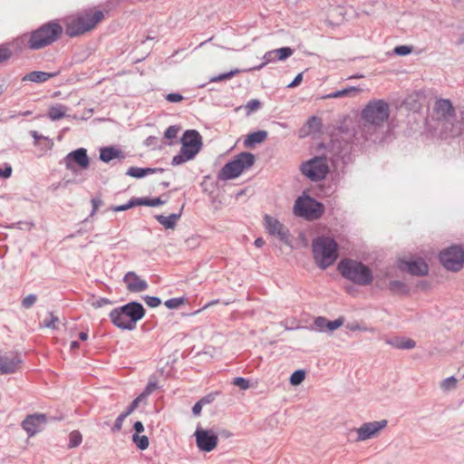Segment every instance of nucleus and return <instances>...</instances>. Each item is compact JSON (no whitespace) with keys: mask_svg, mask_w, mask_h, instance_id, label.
I'll return each instance as SVG.
<instances>
[{"mask_svg":"<svg viewBox=\"0 0 464 464\" xmlns=\"http://www.w3.org/2000/svg\"><path fill=\"white\" fill-rule=\"evenodd\" d=\"M243 171L238 168L237 164L232 160L226 163L218 173L219 180L234 179L239 177Z\"/></svg>","mask_w":464,"mask_h":464,"instance_id":"6ab92c4d","label":"nucleus"},{"mask_svg":"<svg viewBox=\"0 0 464 464\" xmlns=\"http://www.w3.org/2000/svg\"><path fill=\"white\" fill-rule=\"evenodd\" d=\"M434 111L438 120L444 121L448 123L456 117L455 109L449 99H439L434 105Z\"/></svg>","mask_w":464,"mask_h":464,"instance_id":"dca6fc26","label":"nucleus"},{"mask_svg":"<svg viewBox=\"0 0 464 464\" xmlns=\"http://www.w3.org/2000/svg\"><path fill=\"white\" fill-rule=\"evenodd\" d=\"M23 362L21 356L17 353L0 355V373L11 374L17 371Z\"/></svg>","mask_w":464,"mask_h":464,"instance_id":"f3484780","label":"nucleus"},{"mask_svg":"<svg viewBox=\"0 0 464 464\" xmlns=\"http://www.w3.org/2000/svg\"><path fill=\"white\" fill-rule=\"evenodd\" d=\"M385 342L393 348L400 350H411L416 346V342L414 340L403 336L388 338Z\"/></svg>","mask_w":464,"mask_h":464,"instance_id":"4be33fe9","label":"nucleus"},{"mask_svg":"<svg viewBox=\"0 0 464 464\" xmlns=\"http://www.w3.org/2000/svg\"><path fill=\"white\" fill-rule=\"evenodd\" d=\"M92 203V211L90 214V217H92L98 210V208L103 204V201L102 199V197L96 196L91 199Z\"/></svg>","mask_w":464,"mask_h":464,"instance_id":"5fc2aeb1","label":"nucleus"},{"mask_svg":"<svg viewBox=\"0 0 464 464\" xmlns=\"http://www.w3.org/2000/svg\"><path fill=\"white\" fill-rule=\"evenodd\" d=\"M263 59H264V63H262L259 65H256V66L253 67L251 70H253V71H259L266 64H267L269 63H273V62L278 61L277 60V53L276 52V50L268 51V52H266L264 54Z\"/></svg>","mask_w":464,"mask_h":464,"instance_id":"f704fd0d","label":"nucleus"},{"mask_svg":"<svg viewBox=\"0 0 464 464\" xmlns=\"http://www.w3.org/2000/svg\"><path fill=\"white\" fill-rule=\"evenodd\" d=\"M264 226L269 235L276 237L282 242H287L289 230L277 218L266 214L264 217Z\"/></svg>","mask_w":464,"mask_h":464,"instance_id":"f8f14e48","label":"nucleus"},{"mask_svg":"<svg viewBox=\"0 0 464 464\" xmlns=\"http://www.w3.org/2000/svg\"><path fill=\"white\" fill-rule=\"evenodd\" d=\"M219 394V392H211L204 397H202L199 401L202 402L203 405L211 403L215 401L216 397Z\"/></svg>","mask_w":464,"mask_h":464,"instance_id":"69168bd1","label":"nucleus"},{"mask_svg":"<svg viewBox=\"0 0 464 464\" xmlns=\"http://www.w3.org/2000/svg\"><path fill=\"white\" fill-rule=\"evenodd\" d=\"M305 378V372L304 370H296L290 376V383L292 385H299Z\"/></svg>","mask_w":464,"mask_h":464,"instance_id":"ea45409f","label":"nucleus"},{"mask_svg":"<svg viewBox=\"0 0 464 464\" xmlns=\"http://www.w3.org/2000/svg\"><path fill=\"white\" fill-rule=\"evenodd\" d=\"M82 440V434L78 430H73L69 435L68 448L72 449L78 447Z\"/></svg>","mask_w":464,"mask_h":464,"instance_id":"4c0bfd02","label":"nucleus"},{"mask_svg":"<svg viewBox=\"0 0 464 464\" xmlns=\"http://www.w3.org/2000/svg\"><path fill=\"white\" fill-rule=\"evenodd\" d=\"M276 52L277 53L278 61H285L294 53V50L288 46L276 49Z\"/></svg>","mask_w":464,"mask_h":464,"instance_id":"79ce46f5","label":"nucleus"},{"mask_svg":"<svg viewBox=\"0 0 464 464\" xmlns=\"http://www.w3.org/2000/svg\"><path fill=\"white\" fill-rule=\"evenodd\" d=\"M110 319L111 323L118 328L121 330L132 331V324H130L127 316L124 314H121L119 310V307L114 308L111 311Z\"/></svg>","mask_w":464,"mask_h":464,"instance_id":"412c9836","label":"nucleus"},{"mask_svg":"<svg viewBox=\"0 0 464 464\" xmlns=\"http://www.w3.org/2000/svg\"><path fill=\"white\" fill-rule=\"evenodd\" d=\"M66 169L75 171L76 167L81 169H87L90 167V158L87 150L84 148L76 149L69 152L63 158Z\"/></svg>","mask_w":464,"mask_h":464,"instance_id":"9d476101","label":"nucleus"},{"mask_svg":"<svg viewBox=\"0 0 464 464\" xmlns=\"http://www.w3.org/2000/svg\"><path fill=\"white\" fill-rule=\"evenodd\" d=\"M339 246L330 237L321 236L312 242V252L315 264L323 270L331 266L338 258Z\"/></svg>","mask_w":464,"mask_h":464,"instance_id":"20e7f679","label":"nucleus"},{"mask_svg":"<svg viewBox=\"0 0 464 464\" xmlns=\"http://www.w3.org/2000/svg\"><path fill=\"white\" fill-rule=\"evenodd\" d=\"M327 319L324 316H317L314 321V327L319 332L326 331Z\"/></svg>","mask_w":464,"mask_h":464,"instance_id":"de8ad7c7","label":"nucleus"},{"mask_svg":"<svg viewBox=\"0 0 464 464\" xmlns=\"http://www.w3.org/2000/svg\"><path fill=\"white\" fill-rule=\"evenodd\" d=\"M58 73H59L58 72H42V71H33V72L25 74L22 78V81L23 82L28 81V82H32L42 83V82H47L51 78L57 76Z\"/></svg>","mask_w":464,"mask_h":464,"instance_id":"5701e85b","label":"nucleus"},{"mask_svg":"<svg viewBox=\"0 0 464 464\" xmlns=\"http://www.w3.org/2000/svg\"><path fill=\"white\" fill-rule=\"evenodd\" d=\"M50 318L44 321V325L50 329H56V323L59 321L57 316H54L53 313H49Z\"/></svg>","mask_w":464,"mask_h":464,"instance_id":"052dcab7","label":"nucleus"},{"mask_svg":"<svg viewBox=\"0 0 464 464\" xmlns=\"http://www.w3.org/2000/svg\"><path fill=\"white\" fill-rule=\"evenodd\" d=\"M34 226L35 225L33 221L25 220V221L14 222V223L10 224L7 227L17 228V229H21V230H24V231H30V230H32V228L34 227Z\"/></svg>","mask_w":464,"mask_h":464,"instance_id":"58836bf2","label":"nucleus"},{"mask_svg":"<svg viewBox=\"0 0 464 464\" xmlns=\"http://www.w3.org/2000/svg\"><path fill=\"white\" fill-rule=\"evenodd\" d=\"M439 258L447 270L457 272L463 267L464 251L459 246H451L441 251Z\"/></svg>","mask_w":464,"mask_h":464,"instance_id":"1a4fd4ad","label":"nucleus"},{"mask_svg":"<svg viewBox=\"0 0 464 464\" xmlns=\"http://www.w3.org/2000/svg\"><path fill=\"white\" fill-rule=\"evenodd\" d=\"M183 99H184V97L180 93H178V92H171V93L167 94V96H166V100L168 102H173V103L179 102L183 101Z\"/></svg>","mask_w":464,"mask_h":464,"instance_id":"0e129e2a","label":"nucleus"},{"mask_svg":"<svg viewBox=\"0 0 464 464\" xmlns=\"http://www.w3.org/2000/svg\"><path fill=\"white\" fill-rule=\"evenodd\" d=\"M405 266L411 276H424L429 273V266L422 258L406 261Z\"/></svg>","mask_w":464,"mask_h":464,"instance_id":"aec40b11","label":"nucleus"},{"mask_svg":"<svg viewBox=\"0 0 464 464\" xmlns=\"http://www.w3.org/2000/svg\"><path fill=\"white\" fill-rule=\"evenodd\" d=\"M412 52V47L410 45H397L393 49V53L399 56H405Z\"/></svg>","mask_w":464,"mask_h":464,"instance_id":"09e8293b","label":"nucleus"},{"mask_svg":"<svg viewBox=\"0 0 464 464\" xmlns=\"http://www.w3.org/2000/svg\"><path fill=\"white\" fill-rule=\"evenodd\" d=\"M37 296L34 294H30L22 300V306L28 309L35 304Z\"/></svg>","mask_w":464,"mask_h":464,"instance_id":"864d4df0","label":"nucleus"},{"mask_svg":"<svg viewBox=\"0 0 464 464\" xmlns=\"http://www.w3.org/2000/svg\"><path fill=\"white\" fill-rule=\"evenodd\" d=\"M457 379L454 376L444 379L440 383V388L444 391H450L456 387Z\"/></svg>","mask_w":464,"mask_h":464,"instance_id":"49530a36","label":"nucleus"},{"mask_svg":"<svg viewBox=\"0 0 464 464\" xmlns=\"http://www.w3.org/2000/svg\"><path fill=\"white\" fill-rule=\"evenodd\" d=\"M117 158H124L122 151L120 149L112 146L102 147L100 149V160L102 162L108 163Z\"/></svg>","mask_w":464,"mask_h":464,"instance_id":"a878e982","label":"nucleus"},{"mask_svg":"<svg viewBox=\"0 0 464 464\" xmlns=\"http://www.w3.org/2000/svg\"><path fill=\"white\" fill-rule=\"evenodd\" d=\"M155 389H156V383L155 382H150L146 386V388L143 391V392L141 394H140L139 396H141V399H143L144 397H146L149 394H150Z\"/></svg>","mask_w":464,"mask_h":464,"instance_id":"338daca9","label":"nucleus"},{"mask_svg":"<svg viewBox=\"0 0 464 464\" xmlns=\"http://www.w3.org/2000/svg\"><path fill=\"white\" fill-rule=\"evenodd\" d=\"M131 439H132V442L140 450H144L148 449V447L150 445L149 438L145 435H140V434L134 433L132 435Z\"/></svg>","mask_w":464,"mask_h":464,"instance_id":"72a5a7b5","label":"nucleus"},{"mask_svg":"<svg viewBox=\"0 0 464 464\" xmlns=\"http://www.w3.org/2000/svg\"><path fill=\"white\" fill-rule=\"evenodd\" d=\"M267 138V131L266 130H257L249 133L245 141L244 146L246 148H253L256 144L262 143Z\"/></svg>","mask_w":464,"mask_h":464,"instance_id":"bb28decb","label":"nucleus"},{"mask_svg":"<svg viewBox=\"0 0 464 464\" xmlns=\"http://www.w3.org/2000/svg\"><path fill=\"white\" fill-rule=\"evenodd\" d=\"M103 18L104 14L101 10H85L66 21L65 34L69 37L83 34L93 29Z\"/></svg>","mask_w":464,"mask_h":464,"instance_id":"39448f33","label":"nucleus"},{"mask_svg":"<svg viewBox=\"0 0 464 464\" xmlns=\"http://www.w3.org/2000/svg\"><path fill=\"white\" fill-rule=\"evenodd\" d=\"M452 127L450 129V132L452 136H459L462 133L464 130V122L462 121H456V122H452Z\"/></svg>","mask_w":464,"mask_h":464,"instance_id":"603ef678","label":"nucleus"},{"mask_svg":"<svg viewBox=\"0 0 464 464\" xmlns=\"http://www.w3.org/2000/svg\"><path fill=\"white\" fill-rule=\"evenodd\" d=\"M184 301H185V299L183 297L170 298L165 302V305L169 309H175V308H178L179 306H180L181 304H183Z\"/></svg>","mask_w":464,"mask_h":464,"instance_id":"8fccbe9b","label":"nucleus"},{"mask_svg":"<svg viewBox=\"0 0 464 464\" xmlns=\"http://www.w3.org/2000/svg\"><path fill=\"white\" fill-rule=\"evenodd\" d=\"M294 213L306 220H316L324 213V206L315 198L308 195H303L295 200Z\"/></svg>","mask_w":464,"mask_h":464,"instance_id":"0eeeda50","label":"nucleus"},{"mask_svg":"<svg viewBox=\"0 0 464 464\" xmlns=\"http://www.w3.org/2000/svg\"><path fill=\"white\" fill-rule=\"evenodd\" d=\"M303 81V72L298 73L294 80L287 85L288 88L297 87Z\"/></svg>","mask_w":464,"mask_h":464,"instance_id":"774afa93","label":"nucleus"},{"mask_svg":"<svg viewBox=\"0 0 464 464\" xmlns=\"http://www.w3.org/2000/svg\"><path fill=\"white\" fill-rule=\"evenodd\" d=\"M141 396H138L135 398L130 404L128 406L125 411H123L124 414L127 416L130 415L139 406V403L141 401Z\"/></svg>","mask_w":464,"mask_h":464,"instance_id":"680f3d73","label":"nucleus"},{"mask_svg":"<svg viewBox=\"0 0 464 464\" xmlns=\"http://www.w3.org/2000/svg\"><path fill=\"white\" fill-rule=\"evenodd\" d=\"M112 304V302L109 298H106V297H99L91 303L92 306H93L96 309L101 308L107 304Z\"/></svg>","mask_w":464,"mask_h":464,"instance_id":"bf43d9fd","label":"nucleus"},{"mask_svg":"<svg viewBox=\"0 0 464 464\" xmlns=\"http://www.w3.org/2000/svg\"><path fill=\"white\" fill-rule=\"evenodd\" d=\"M301 172L312 181H321L329 172L326 157L317 156L301 165Z\"/></svg>","mask_w":464,"mask_h":464,"instance_id":"6e6552de","label":"nucleus"},{"mask_svg":"<svg viewBox=\"0 0 464 464\" xmlns=\"http://www.w3.org/2000/svg\"><path fill=\"white\" fill-rule=\"evenodd\" d=\"M233 384L239 387L241 390H247L250 387L249 380L243 377L235 378Z\"/></svg>","mask_w":464,"mask_h":464,"instance_id":"6e6d98bb","label":"nucleus"},{"mask_svg":"<svg viewBox=\"0 0 464 464\" xmlns=\"http://www.w3.org/2000/svg\"><path fill=\"white\" fill-rule=\"evenodd\" d=\"M362 91V90L357 86H348L342 90H338V91L330 92V93L323 96V99H338V98H343V97H355L359 93H361Z\"/></svg>","mask_w":464,"mask_h":464,"instance_id":"b1692460","label":"nucleus"},{"mask_svg":"<svg viewBox=\"0 0 464 464\" xmlns=\"http://www.w3.org/2000/svg\"><path fill=\"white\" fill-rule=\"evenodd\" d=\"M143 300L150 307H158L161 304V299L157 296L145 295Z\"/></svg>","mask_w":464,"mask_h":464,"instance_id":"4d7b16f0","label":"nucleus"},{"mask_svg":"<svg viewBox=\"0 0 464 464\" xmlns=\"http://www.w3.org/2000/svg\"><path fill=\"white\" fill-rule=\"evenodd\" d=\"M136 206H139L138 198H131L126 204L111 207V209L115 212H120L128 210Z\"/></svg>","mask_w":464,"mask_h":464,"instance_id":"a19ab883","label":"nucleus"},{"mask_svg":"<svg viewBox=\"0 0 464 464\" xmlns=\"http://www.w3.org/2000/svg\"><path fill=\"white\" fill-rule=\"evenodd\" d=\"M181 148L179 154L171 160L172 166H179L193 160L202 147V138L196 130H187L180 139Z\"/></svg>","mask_w":464,"mask_h":464,"instance_id":"423d86ee","label":"nucleus"},{"mask_svg":"<svg viewBox=\"0 0 464 464\" xmlns=\"http://www.w3.org/2000/svg\"><path fill=\"white\" fill-rule=\"evenodd\" d=\"M181 212L173 213L168 217L163 215L155 216L156 220L162 225L166 229H173L176 227L177 221L179 219Z\"/></svg>","mask_w":464,"mask_h":464,"instance_id":"c85d7f7f","label":"nucleus"},{"mask_svg":"<svg viewBox=\"0 0 464 464\" xmlns=\"http://www.w3.org/2000/svg\"><path fill=\"white\" fill-rule=\"evenodd\" d=\"M344 323V318L343 316L334 320V321H329L327 320V324H326V331L332 333L334 331H335L336 329H338L340 326H342Z\"/></svg>","mask_w":464,"mask_h":464,"instance_id":"a18cd8bd","label":"nucleus"},{"mask_svg":"<svg viewBox=\"0 0 464 464\" xmlns=\"http://www.w3.org/2000/svg\"><path fill=\"white\" fill-rule=\"evenodd\" d=\"M47 421V417L44 413H34L28 415L21 423L22 428L26 431L29 437H33L42 430V426Z\"/></svg>","mask_w":464,"mask_h":464,"instance_id":"2eb2a0df","label":"nucleus"},{"mask_svg":"<svg viewBox=\"0 0 464 464\" xmlns=\"http://www.w3.org/2000/svg\"><path fill=\"white\" fill-rule=\"evenodd\" d=\"M261 108V102L259 100L252 99L246 102L245 105V110L247 115L251 114L252 112L259 110Z\"/></svg>","mask_w":464,"mask_h":464,"instance_id":"37998d69","label":"nucleus"},{"mask_svg":"<svg viewBox=\"0 0 464 464\" xmlns=\"http://www.w3.org/2000/svg\"><path fill=\"white\" fill-rule=\"evenodd\" d=\"M388 424L386 420L378 421L364 422L361 427L356 429L357 440L363 441L374 437L380 430L384 429Z\"/></svg>","mask_w":464,"mask_h":464,"instance_id":"4468645a","label":"nucleus"},{"mask_svg":"<svg viewBox=\"0 0 464 464\" xmlns=\"http://www.w3.org/2000/svg\"><path fill=\"white\" fill-rule=\"evenodd\" d=\"M13 172L12 166L9 163H5L3 168H0V179H8Z\"/></svg>","mask_w":464,"mask_h":464,"instance_id":"e2e57ef3","label":"nucleus"},{"mask_svg":"<svg viewBox=\"0 0 464 464\" xmlns=\"http://www.w3.org/2000/svg\"><path fill=\"white\" fill-rule=\"evenodd\" d=\"M305 127L308 128L307 133L318 132L322 128V120L317 116H312L307 120Z\"/></svg>","mask_w":464,"mask_h":464,"instance_id":"473e14b6","label":"nucleus"},{"mask_svg":"<svg viewBox=\"0 0 464 464\" xmlns=\"http://www.w3.org/2000/svg\"><path fill=\"white\" fill-rule=\"evenodd\" d=\"M387 288L392 295H408L410 294L408 285L400 280L390 281Z\"/></svg>","mask_w":464,"mask_h":464,"instance_id":"cd10ccee","label":"nucleus"},{"mask_svg":"<svg viewBox=\"0 0 464 464\" xmlns=\"http://www.w3.org/2000/svg\"><path fill=\"white\" fill-rule=\"evenodd\" d=\"M128 416L126 414H124L123 412H121L118 417L117 419L115 420V422L113 424V426L111 427V431L112 432H119L122 429V423L124 421V420L127 418Z\"/></svg>","mask_w":464,"mask_h":464,"instance_id":"3c124183","label":"nucleus"},{"mask_svg":"<svg viewBox=\"0 0 464 464\" xmlns=\"http://www.w3.org/2000/svg\"><path fill=\"white\" fill-rule=\"evenodd\" d=\"M179 130V127L176 125L169 126L164 132V137L168 140L175 139Z\"/></svg>","mask_w":464,"mask_h":464,"instance_id":"13d9d810","label":"nucleus"},{"mask_svg":"<svg viewBox=\"0 0 464 464\" xmlns=\"http://www.w3.org/2000/svg\"><path fill=\"white\" fill-rule=\"evenodd\" d=\"M139 206L158 207L166 203L160 197L154 198H138Z\"/></svg>","mask_w":464,"mask_h":464,"instance_id":"c9c22d12","label":"nucleus"},{"mask_svg":"<svg viewBox=\"0 0 464 464\" xmlns=\"http://www.w3.org/2000/svg\"><path fill=\"white\" fill-rule=\"evenodd\" d=\"M337 270L343 278L357 285H370L373 281L371 268L355 259L343 258L337 265Z\"/></svg>","mask_w":464,"mask_h":464,"instance_id":"7ed1b4c3","label":"nucleus"},{"mask_svg":"<svg viewBox=\"0 0 464 464\" xmlns=\"http://www.w3.org/2000/svg\"><path fill=\"white\" fill-rule=\"evenodd\" d=\"M390 112V104L386 101L382 99L371 100L362 110L361 118L363 123L358 130H355L353 142L362 144V142L368 140L375 141L376 139L372 137L373 131L388 121Z\"/></svg>","mask_w":464,"mask_h":464,"instance_id":"f257e3e1","label":"nucleus"},{"mask_svg":"<svg viewBox=\"0 0 464 464\" xmlns=\"http://www.w3.org/2000/svg\"><path fill=\"white\" fill-rule=\"evenodd\" d=\"M66 111L67 108L65 105L56 104L49 108L48 117L52 121H58L65 116Z\"/></svg>","mask_w":464,"mask_h":464,"instance_id":"c756f323","label":"nucleus"},{"mask_svg":"<svg viewBox=\"0 0 464 464\" xmlns=\"http://www.w3.org/2000/svg\"><path fill=\"white\" fill-rule=\"evenodd\" d=\"M30 135L33 137L34 143L35 146H41V140H43V141H44L45 150H51L53 148V142L48 137H45V136L38 133V131H36V130H31Z\"/></svg>","mask_w":464,"mask_h":464,"instance_id":"7c9ffc66","label":"nucleus"},{"mask_svg":"<svg viewBox=\"0 0 464 464\" xmlns=\"http://www.w3.org/2000/svg\"><path fill=\"white\" fill-rule=\"evenodd\" d=\"M119 310L121 314H124L127 318H129V322L132 324L133 330L136 328L137 322L141 320L146 313L143 305L137 301H132L127 303L119 307Z\"/></svg>","mask_w":464,"mask_h":464,"instance_id":"ddd939ff","label":"nucleus"},{"mask_svg":"<svg viewBox=\"0 0 464 464\" xmlns=\"http://www.w3.org/2000/svg\"><path fill=\"white\" fill-rule=\"evenodd\" d=\"M63 32V28L59 22L53 20L43 24L24 37L27 38V47L30 50H40L56 42Z\"/></svg>","mask_w":464,"mask_h":464,"instance_id":"f03ea898","label":"nucleus"},{"mask_svg":"<svg viewBox=\"0 0 464 464\" xmlns=\"http://www.w3.org/2000/svg\"><path fill=\"white\" fill-rule=\"evenodd\" d=\"M13 56L8 44H0V64L5 63Z\"/></svg>","mask_w":464,"mask_h":464,"instance_id":"e433bc0d","label":"nucleus"},{"mask_svg":"<svg viewBox=\"0 0 464 464\" xmlns=\"http://www.w3.org/2000/svg\"><path fill=\"white\" fill-rule=\"evenodd\" d=\"M198 448L206 452L213 450L218 441V435L211 430L197 429L195 433Z\"/></svg>","mask_w":464,"mask_h":464,"instance_id":"9b49d317","label":"nucleus"},{"mask_svg":"<svg viewBox=\"0 0 464 464\" xmlns=\"http://www.w3.org/2000/svg\"><path fill=\"white\" fill-rule=\"evenodd\" d=\"M123 282L126 285V287L130 293H140L148 289V283L140 279V276L132 271H130L125 274L123 277Z\"/></svg>","mask_w":464,"mask_h":464,"instance_id":"a211bd4d","label":"nucleus"},{"mask_svg":"<svg viewBox=\"0 0 464 464\" xmlns=\"http://www.w3.org/2000/svg\"><path fill=\"white\" fill-rule=\"evenodd\" d=\"M237 72H239L238 70H234V71H230V72H224V73H221V74H219L218 76H214V77L210 78L209 82H221V81L229 80L234 75H236Z\"/></svg>","mask_w":464,"mask_h":464,"instance_id":"c03bdc74","label":"nucleus"},{"mask_svg":"<svg viewBox=\"0 0 464 464\" xmlns=\"http://www.w3.org/2000/svg\"><path fill=\"white\" fill-rule=\"evenodd\" d=\"M153 171L154 170L150 169V168L130 167L128 169L126 175L136 179H141L149 174H153Z\"/></svg>","mask_w":464,"mask_h":464,"instance_id":"2f4dec72","label":"nucleus"},{"mask_svg":"<svg viewBox=\"0 0 464 464\" xmlns=\"http://www.w3.org/2000/svg\"><path fill=\"white\" fill-rule=\"evenodd\" d=\"M233 160L237 164L238 168L244 172L246 169L251 168L256 160L255 155L248 151L238 153Z\"/></svg>","mask_w":464,"mask_h":464,"instance_id":"393cba45","label":"nucleus"}]
</instances>
